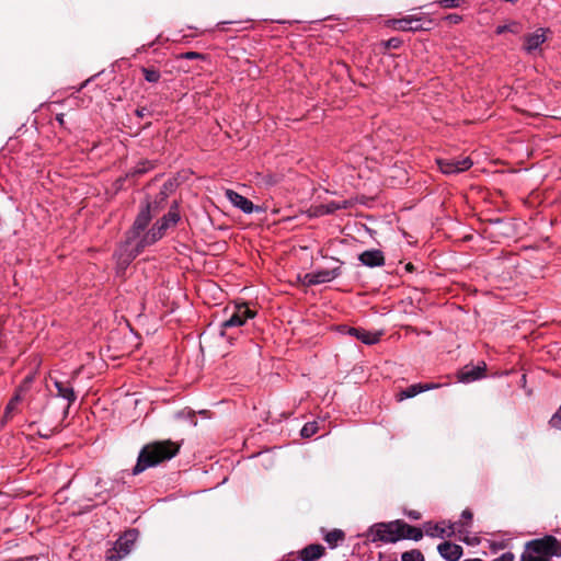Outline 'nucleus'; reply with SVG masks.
I'll use <instances>...</instances> for the list:
<instances>
[{
  "instance_id": "nucleus-37",
  "label": "nucleus",
  "mask_w": 561,
  "mask_h": 561,
  "mask_svg": "<svg viewBox=\"0 0 561 561\" xmlns=\"http://www.w3.org/2000/svg\"><path fill=\"white\" fill-rule=\"evenodd\" d=\"M401 44V41L399 38H390L388 42H387V47H390V48H398Z\"/></svg>"
},
{
  "instance_id": "nucleus-2",
  "label": "nucleus",
  "mask_w": 561,
  "mask_h": 561,
  "mask_svg": "<svg viewBox=\"0 0 561 561\" xmlns=\"http://www.w3.org/2000/svg\"><path fill=\"white\" fill-rule=\"evenodd\" d=\"M255 311L251 310L247 304H239L233 307L230 317L220 325V335L228 341L234 339V334L229 331L242 327L248 319H253Z\"/></svg>"
},
{
  "instance_id": "nucleus-34",
  "label": "nucleus",
  "mask_w": 561,
  "mask_h": 561,
  "mask_svg": "<svg viewBox=\"0 0 561 561\" xmlns=\"http://www.w3.org/2000/svg\"><path fill=\"white\" fill-rule=\"evenodd\" d=\"M493 561H514V556L511 552H505Z\"/></svg>"
},
{
  "instance_id": "nucleus-4",
  "label": "nucleus",
  "mask_w": 561,
  "mask_h": 561,
  "mask_svg": "<svg viewBox=\"0 0 561 561\" xmlns=\"http://www.w3.org/2000/svg\"><path fill=\"white\" fill-rule=\"evenodd\" d=\"M526 548L538 556H542L546 560L551 556L561 557V543L553 536L531 540L526 545Z\"/></svg>"
},
{
  "instance_id": "nucleus-28",
  "label": "nucleus",
  "mask_w": 561,
  "mask_h": 561,
  "mask_svg": "<svg viewBox=\"0 0 561 561\" xmlns=\"http://www.w3.org/2000/svg\"><path fill=\"white\" fill-rule=\"evenodd\" d=\"M318 432V423L317 422H308L304 425L300 431V435L305 438H309Z\"/></svg>"
},
{
  "instance_id": "nucleus-15",
  "label": "nucleus",
  "mask_w": 561,
  "mask_h": 561,
  "mask_svg": "<svg viewBox=\"0 0 561 561\" xmlns=\"http://www.w3.org/2000/svg\"><path fill=\"white\" fill-rule=\"evenodd\" d=\"M57 396L68 401V408L76 401L77 396L69 381H54Z\"/></svg>"
},
{
  "instance_id": "nucleus-20",
  "label": "nucleus",
  "mask_w": 561,
  "mask_h": 561,
  "mask_svg": "<svg viewBox=\"0 0 561 561\" xmlns=\"http://www.w3.org/2000/svg\"><path fill=\"white\" fill-rule=\"evenodd\" d=\"M179 220H180V214H179V211H178V205H176V204H174V205L170 208L169 213H168L167 215H164V216L160 219V221H161L162 224H164V225L167 226V228H170L171 226L176 225V224L179 222Z\"/></svg>"
},
{
  "instance_id": "nucleus-29",
  "label": "nucleus",
  "mask_w": 561,
  "mask_h": 561,
  "mask_svg": "<svg viewBox=\"0 0 561 561\" xmlns=\"http://www.w3.org/2000/svg\"><path fill=\"white\" fill-rule=\"evenodd\" d=\"M495 32L499 35L505 32H512L514 34H517L519 32V24L517 22H511L510 24L499 25Z\"/></svg>"
},
{
  "instance_id": "nucleus-19",
  "label": "nucleus",
  "mask_w": 561,
  "mask_h": 561,
  "mask_svg": "<svg viewBox=\"0 0 561 561\" xmlns=\"http://www.w3.org/2000/svg\"><path fill=\"white\" fill-rule=\"evenodd\" d=\"M347 207V203L343 202H330L323 205H320L316 208V215L322 216V215H329L333 214L334 211L339 209H343Z\"/></svg>"
},
{
  "instance_id": "nucleus-8",
  "label": "nucleus",
  "mask_w": 561,
  "mask_h": 561,
  "mask_svg": "<svg viewBox=\"0 0 561 561\" xmlns=\"http://www.w3.org/2000/svg\"><path fill=\"white\" fill-rule=\"evenodd\" d=\"M225 196L233 206L242 210L244 214H252L253 211L260 210V207H255L250 199L232 190H226Z\"/></svg>"
},
{
  "instance_id": "nucleus-21",
  "label": "nucleus",
  "mask_w": 561,
  "mask_h": 561,
  "mask_svg": "<svg viewBox=\"0 0 561 561\" xmlns=\"http://www.w3.org/2000/svg\"><path fill=\"white\" fill-rule=\"evenodd\" d=\"M397 28L402 31H415L420 28L417 19H401L396 21Z\"/></svg>"
},
{
  "instance_id": "nucleus-26",
  "label": "nucleus",
  "mask_w": 561,
  "mask_h": 561,
  "mask_svg": "<svg viewBox=\"0 0 561 561\" xmlns=\"http://www.w3.org/2000/svg\"><path fill=\"white\" fill-rule=\"evenodd\" d=\"M401 561H425V559L419 549H412L401 554Z\"/></svg>"
},
{
  "instance_id": "nucleus-36",
  "label": "nucleus",
  "mask_w": 561,
  "mask_h": 561,
  "mask_svg": "<svg viewBox=\"0 0 561 561\" xmlns=\"http://www.w3.org/2000/svg\"><path fill=\"white\" fill-rule=\"evenodd\" d=\"M182 56L185 59H197V58L202 57V55L196 51H187V53L183 54Z\"/></svg>"
},
{
  "instance_id": "nucleus-17",
  "label": "nucleus",
  "mask_w": 561,
  "mask_h": 561,
  "mask_svg": "<svg viewBox=\"0 0 561 561\" xmlns=\"http://www.w3.org/2000/svg\"><path fill=\"white\" fill-rule=\"evenodd\" d=\"M348 333L351 335L356 336L363 343L368 344V345L377 343L380 337V333H371V332L355 329V328L350 329Z\"/></svg>"
},
{
  "instance_id": "nucleus-33",
  "label": "nucleus",
  "mask_w": 561,
  "mask_h": 561,
  "mask_svg": "<svg viewBox=\"0 0 561 561\" xmlns=\"http://www.w3.org/2000/svg\"><path fill=\"white\" fill-rule=\"evenodd\" d=\"M151 168L149 162H142L135 168L134 174H142Z\"/></svg>"
},
{
  "instance_id": "nucleus-5",
  "label": "nucleus",
  "mask_w": 561,
  "mask_h": 561,
  "mask_svg": "<svg viewBox=\"0 0 561 561\" xmlns=\"http://www.w3.org/2000/svg\"><path fill=\"white\" fill-rule=\"evenodd\" d=\"M371 531L374 534V540L396 542L401 539V520L376 524L373 526Z\"/></svg>"
},
{
  "instance_id": "nucleus-42",
  "label": "nucleus",
  "mask_w": 561,
  "mask_h": 561,
  "mask_svg": "<svg viewBox=\"0 0 561 561\" xmlns=\"http://www.w3.org/2000/svg\"><path fill=\"white\" fill-rule=\"evenodd\" d=\"M161 195H162L161 201H163L165 198L167 194L164 192H161Z\"/></svg>"
},
{
  "instance_id": "nucleus-6",
  "label": "nucleus",
  "mask_w": 561,
  "mask_h": 561,
  "mask_svg": "<svg viewBox=\"0 0 561 561\" xmlns=\"http://www.w3.org/2000/svg\"><path fill=\"white\" fill-rule=\"evenodd\" d=\"M167 226L162 224L160 220L154 224V226L141 238V240L137 244V249L134 253L129 254L127 259L123 261L124 265H127L136 255L147 245H150L161 239L167 230Z\"/></svg>"
},
{
  "instance_id": "nucleus-18",
  "label": "nucleus",
  "mask_w": 561,
  "mask_h": 561,
  "mask_svg": "<svg viewBox=\"0 0 561 561\" xmlns=\"http://www.w3.org/2000/svg\"><path fill=\"white\" fill-rule=\"evenodd\" d=\"M401 526H402L401 539L408 538V539L419 541L423 538V531L420 528L411 526L402 520H401Z\"/></svg>"
},
{
  "instance_id": "nucleus-16",
  "label": "nucleus",
  "mask_w": 561,
  "mask_h": 561,
  "mask_svg": "<svg viewBox=\"0 0 561 561\" xmlns=\"http://www.w3.org/2000/svg\"><path fill=\"white\" fill-rule=\"evenodd\" d=\"M324 552V548L321 545H309L300 551L301 561H316L321 558Z\"/></svg>"
},
{
  "instance_id": "nucleus-25",
  "label": "nucleus",
  "mask_w": 561,
  "mask_h": 561,
  "mask_svg": "<svg viewBox=\"0 0 561 561\" xmlns=\"http://www.w3.org/2000/svg\"><path fill=\"white\" fill-rule=\"evenodd\" d=\"M141 72L144 73V77L146 79V81L150 82V83H156L160 80V71L154 69V68H146V67H142L141 68Z\"/></svg>"
},
{
  "instance_id": "nucleus-32",
  "label": "nucleus",
  "mask_w": 561,
  "mask_h": 561,
  "mask_svg": "<svg viewBox=\"0 0 561 561\" xmlns=\"http://www.w3.org/2000/svg\"><path fill=\"white\" fill-rule=\"evenodd\" d=\"M461 0H439V3L444 8H457L460 5Z\"/></svg>"
},
{
  "instance_id": "nucleus-24",
  "label": "nucleus",
  "mask_w": 561,
  "mask_h": 561,
  "mask_svg": "<svg viewBox=\"0 0 561 561\" xmlns=\"http://www.w3.org/2000/svg\"><path fill=\"white\" fill-rule=\"evenodd\" d=\"M422 392V383L411 385L407 389L402 390L399 394L400 400L413 398Z\"/></svg>"
},
{
  "instance_id": "nucleus-22",
  "label": "nucleus",
  "mask_w": 561,
  "mask_h": 561,
  "mask_svg": "<svg viewBox=\"0 0 561 561\" xmlns=\"http://www.w3.org/2000/svg\"><path fill=\"white\" fill-rule=\"evenodd\" d=\"M425 534L430 537H444L446 535V530L440 524H432L427 523L425 525Z\"/></svg>"
},
{
  "instance_id": "nucleus-1",
  "label": "nucleus",
  "mask_w": 561,
  "mask_h": 561,
  "mask_svg": "<svg viewBox=\"0 0 561 561\" xmlns=\"http://www.w3.org/2000/svg\"><path fill=\"white\" fill-rule=\"evenodd\" d=\"M180 446L171 440H162L147 444L138 455L137 463L133 468V474L137 476L150 467L170 460L179 453Z\"/></svg>"
},
{
  "instance_id": "nucleus-41",
  "label": "nucleus",
  "mask_w": 561,
  "mask_h": 561,
  "mask_svg": "<svg viewBox=\"0 0 561 561\" xmlns=\"http://www.w3.org/2000/svg\"><path fill=\"white\" fill-rule=\"evenodd\" d=\"M409 517L412 519H419L421 517V514L419 512L412 511L409 513Z\"/></svg>"
},
{
  "instance_id": "nucleus-3",
  "label": "nucleus",
  "mask_w": 561,
  "mask_h": 561,
  "mask_svg": "<svg viewBox=\"0 0 561 561\" xmlns=\"http://www.w3.org/2000/svg\"><path fill=\"white\" fill-rule=\"evenodd\" d=\"M138 531L129 529L124 533L114 543V546L106 552V561H121L128 556L137 540Z\"/></svg>"
},
{
  "instance_id": "nucleus-39",
  "label": "nucleus",
  "mask_w": 561,
  "mask_h": 561,
  "mask_svg": "<svg viewBox=\"0 0 561 561\" xmlns=\"http://www.w3.org/2000/svg\"><path fill=\"white\" fill-rule=\"evenodd\" d=\"M461 517L470 520L472 518V513L469 510H465L461 514Z\"/></svg>"
},
{
  "instance_id": "nucleus-23",
  "label": "nucleus",
  "mask_w": 561,
  "mask_h": 561,
  "mask_svg": "<svg viewBox=\"0 0 561 561\" xmlns=\"http://www.w3.org/2000/svg\"><path fill=\"white\" fill-rule=\"evenodd\" d=\"M324 539L330 546L334 547L344 539V533L340 529H333L325 535Z\"/></svg>"
},
{
  "instance_id": "nucleus-40",
  "label": "nucleus",
  "mask_w": 561,
  "mask_h": 561,
  "mask_svg": "<svg viewBox=\"0 0 561 561\" xmlns=\"http://www.w3.org/2000/svg\"><path fill=\"white\" fill-rule=\"evenodd\" d=\"M146 113H147V108L146 107H141V108H137L136 110V115L138 117H144L146 115Z\"/></svg>"
},
{
  "instance_id": "nucleus-9",
  "label": "nucleus",
  "mask_w": 561,
  "mask_h": 561,
  "mask_svg": "<svg viewBox=\"0 0 561 561\" xmlns=\"http://www.w3.org/2000/svg\"><path fill=\"white\" fill-rule=\"evenodd\" d=\"M339 276L337 270H321L307 273L304 277V283L308 286L329 283Z\"/></svg>"
},
{
  "instance_id": "nucleus-31",
  "label": "nucleus",
  "mask_w": 561,
  "mask_h": 561,
  "mask_svg": "<svg viewBox=\"0 0 561 561\" xmlns=\"http://www.w3.org/2000/svg\"><path fill=\"white\" fill-rule=\"evenodd\" d=\"M552 427L561 430V409L550 420Z\"/></svg>"
},
{
  "instance_id": "nucleus-35",
  "label": "nucleus",
  "mask_w": 561,
  "mask_h": 561,
  "mask_svg": "<svg viewBox=\"0 0 561 561\" xmlns=\"http://www.w3.org/2000/svg\"><path fill=\"white\" fill-rule=\"evenodd\" d=\"M446 20L450 23V24H457L461 21V16L458 15V14H449L446 16Z\"/></svg>"
},
{
  "instance_id": "nucleus-11",
  "label": "nucleus",
  "mask_w": 561,
  "mask_h": 561,
  "mask_svg": "<svg viewBox=\"0 0 561 561\" xmlns=\"http://www.w3.org/2000/svg\"><path fill=\"white\" fill-rule=\"evenodd\" d=\"M150 220H151V204L146 203L141 207L139 214L137 215V217L135 219V222L133 226V231H131L133 234L136 237L140 232H142L149 225Z\"/></svg>"
},
{
  "instance_id": "nucleus-30",
  "label": "nucleus",
  "mask_w": 561,
  "mask_h": 561,
  "mask_svg": "<svg viewBox=\"0 0 561 561\" xmlns=\"http://www.w3.org/2000/svg\"><path fill=\"white\" fill-rule=\"evenodd\" d=\"M522 561H548L542 556H538L537 553L530 551L526 548L525 552L522 554Z\"/></svg>"
},
{
  "instance_id": "nucleus-38",
  "label": "nucleus",
  "mask_w": 561,
  "mask_h": 561,
  "mask_svg": "<svg viewBox=\"0 0 561 561\" xmlns=\"http://www.w3.org/2000/svg\"><path fill=\"white\" fill-rule=\"evenodd\" d=\"M436 387H437V385H435V383H424V385H422V392L426 391V390L434 389Z\"/></svg>"
},
{
  "instance_id": "nucleus-13",
  "label": "nucleus",
  "mask_w": 561,
  "mask_h": 561,
  "mask_svg": "<svg viewBox=\"0 0 561 561\" xmlns=\"http://www.w3.org/2000/svg\"><path fill=\"white\" fill-rule=\"evenodd\" d=\"M437 550L447 561H458L462 556V547L449 541L438 545Z\"/></svg>"
},
{
  "instance_id": "nucleus-27",
  "label": "nucleus",
  "mask_w": 561,
  "mask_h": 561,
  "mask_svg": "<svg viewBox=\"0 0 561 561\" xmlns=\"http://www.w3.org/2000/svg\"><path fill=\"white\" fill-rule=\"evenodd\" d=\"M21 394L20 392H16L12 398L11 400L9 401V403L7 404L5 407V411H4V417L5 419H9L11 417V414L13 413V411L16 409L18 404L20 403L21 401Z\"/></svg>"
},
{
  "instance_id": "nucleus-14",
  "label": "nucleus",
  "mask_w": 561,
  "mask_h": 561,
  "mask_svg": "<svg viewBox=\"0 0 561 561\" xmlns=\"http://www.w3.org/2000/svg\"><path fill=\"white\" fill-rule=\"evenodd\" d=\"M485 365L483 366H465L459 373L458 379L461 382H472L483 377Z\"/></svg>"
},
{
  "instance_id": "nucleus-7",
  "label": "nucleus",
  "mask_w": 561,
  "mask_h": 561,
  "mask_svg": "<svg viewBox=\"0 0 561 561\" xmlns=\"http://www.w3.org/2000/svg\"><path fill=\"white\" fill-rule=\"evenodd\" d=\"M436 162L442 173L447 175L467 171L473 164L472 160L469 157L453 159L439 158L436 160Z\"/></svg>"
},
{
  "instance_id": "nucleus-10",
  "label": "nucleus",
  "mask_w": 561,
  "mask_h": 561,
  "mask_svg": "<svg viewBox=\"0 0 561 561\" xmlns=\"http://www.w3.org/2000/svg\"><path fill=\"white\" fill-rule=\"evenodd\" d=\"M547 31L545 28H538L535 33L529 34L525 37L524 49L527 54H535L540 46L546 42Z\"/></svg>"
},
{
  "instance_id": "nucleus-12",
  "label": "nucleus",
  "mask_w": 561,
  "mask_h": 561,
  "mask_svg": "<svg viewBox=\"0 0 561 561\" xmlns=\"http://www.w3.org/2000/svg\"><path fill=\"white\" fill-rule=\"evenodd\" d=\"M358 260L368 267H378L385 264L383 253L377 249L364 251L359 254Z\"/></svg>"
}]
</instances>
